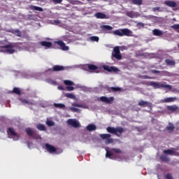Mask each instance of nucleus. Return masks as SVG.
Wrapping results in <instances>:
<instances>
[{
    "label": "nucleus",
    "instance_id": "nucleus-10",
    "mask_svg": "<svg viewBox=\"0 0 179 179\" xmlns=\"http://www.w3.org/2000/svg\"><path fill=\"white\" fill-rule=\"evenodd\" d=\"M103 69H104V71H107V72H118V69H117V67L115 66H107V65H103L102 66Z\"/></svg>",
    "mask_w": 179,
    "mask_h": 179
},
{
    "label": "nucleus",
    "instance_id": "nucleus-60",
    "mask_svg": "<svg viewBox=\"0 0 179 179\" xmlns=\"http://www.w3.org/2000/svg\"><path fill=\"white\" fill-rule=\"evenodd\" d=\"M178 48H179V44L178 45Z\"/></svg>",
    "mask_w": 179,
    "mask_h": 179
},
{
    "label": "nucleus",
    "instance_id": "nucleus-7",
    "mask_svg": "<svg viewBox=\"0 0 179 179\" xmlns=\"http://www.w3.org/2000/svg\"><path fill=\"white\" fill-rule=\"evenodd\" d=\"M99 100L102 103H106V104H111V103L114 101V96H110L109 98H107V96H101Z\"/></svg>",
    "mask_w": 179,
    "mask_h": 179
},
{
    "label": "nucleus",
    "instance_id": "nucleus-1",
    "mask_svg": "<svg viewBox=\"0 0 179 179\" xmlns=\"http://www.w3.org/2000/svg\"><path fill=\"white\" fill-rule=\"evenodd\" d=\"M107 132L109 134H113V135H115L116 136H121V134L124 132V128L121 127H108L106 128Z\"/></svg>",
    "mask_w": 179,
    "mask_h": 179
},
{
    "label": "nucleus",
    "instance_id": "nucleus-32",
    "mask_svg": "<svg viewBox=\"0 0 179 179\" xmlns=\"http://www.w3.org/2000/svg\"><path fill=\"white\" fill-rule=\"evenodd\" d=\"M26 134L28 135V136H31L34 132V131L31 130V128H27L25 129Z\"/></svg>",
    "mask_w": 179,
    "mask_h": 179
},
{
    "label": "nucleus",
    "instance_id": "nucleus-39",
    "mask_svg": "<svg viewBox=\"0 0 179 179\" xmlns=\"http://www.w3.org/2000/svg\"><path fill=\"white\" fill-rule=\"evenodd\" d=\"M65 96L67 97V99H72L73 100L76 99V96L73 95V94H71V93H66L65 94Z\"/></svg>",
    "mask_w": 179,
    "mask_h": 179
},
{
    "label": "nucleus",
    "instance_id": "nucleus-19",
    "mask_svg": "<svg viewBox=\"0 0 179 179\" xmlns=\"http://www.w3.org/2000/svg\"><path fill=\"white\" fill-rule=\"evenodd\" d=\"M164 155H173V156H179L178 152H174L173 150H164Z\"/></svg>",
    "mask_w": 179,
    "mask_h": 179
},
{
    "label": "nucleus",
    "instance_id": "nucleus-13",
    "mask_svg": "<svg viewBox=\"0 0 179 179\" xmlns=\"http://www.w3.org/2000/svg\"><path fill=\"white\" fill-rule=\"evenodd\" d=\"M164 5H166V6H169V8H176L177 7V3L174 1L171 0H166L164 1Z\"/></svg>",
    "mask_w": 179,
    "mask_h": 179
},
{
    "label": "nucleus",
    "instance_id": "nucleus-23",
    "mask_svg": "<svg viewBox=\"0 0 179 179\" xmlns=\"http://www.w3.org/2000/svg\"><path fill=\"white\" fill-rule=\"evenodd\" d=\"M166 108L167 110H169V111H172L173 113H174V111H177V110H178V106H177L176 105L168 106Z\"/></svg>",
    "mask_w": 179,
    "mask_h": 179
},
{
    "label": "nucleus",
    "instance_id": "nucleus-27",
    "mask_svg": "<svg viewBox=\"0 0 179 179\" xmlns=\"http://www.w3.org/2000/svg\"><path fill=\"white\" fill-rule=\"evenodd\" d=\"M115 36H119V37H122V29H116L113 31Z\"/></svg>",
    "mask_w": 179,
    "mask_h": 179
},
{
    "label": "nucleus",
    "instance_id": "nucleus-47",
    "mask_svg": "<svg viewBox=\"0 0 179 179\" xmlns=\"http://www.w3.org/2000/svg\"><path fill=\"white\" fill-rule=\"evenodd\" d=\"M70 110L71 111H73V113H78V111H79V109H78L76 108H73V107L70 108Z\"/></svg>",
    "mask_w": 179,
    "mask_h": 179
},
{
    "label": "nucleus",
    "instance_id": "nucleus-43",
    "mask_svg": "<svg viewBox=\"0 0 179 179\" xmlns=\"http://www.w3.org/2000/svg\"><path fill=\"white\" fill-rule=\"evenodd\" d=\"M127 15L129 17H131V18H134L135 17V13H134L133 11H129L127 13Z\"/></svg>",
    "mask_w": 179,
    "mask_h": 179
},
{
    "label": "nucleus",
    "instance_id": "nucleus-55",
    "mask_svg": "<svg viewBox=\"0 0 179 179\" xmlns=\"http://www.w3.org/2000/svg\"><path fill=\"white\" fill-rule=\"evenodd\" d=\"M57 89H58L59 90H64V87H62V86H58V87H57Z\"/></svg>",
    "mask_w": 179,
    "mask_h": 179
},
{
    "label": "nucleus",
    "instance_id": "nucleus-9",
    "mask_svg": "<svg viewBox=\"0 0 179 179\" xmlns=\"http://www.w3.org/2000/svg\"><path fill=\"white\" fill-rule=\"evenodd\" d=\"M100 29L101 31H103V33H111V30H113V27L110 25H101Z\"/></svg>",
    "mask_w": 179,
    "mask_h": 179
},
{
    "label": "nucleus",
    "instance_id": "nucleus-4",
    "mask_svg": "<svg viewBox=\"0 0 179 179\" xmlns=\"http://www.w3.org/2000/svg\"><path fill=\"white\" fill-rule=\"evenodd\" d=\"M15 47H16V43H10L3 45V52H7V54H14Z\"/></svg>",
    "mask_w": 179,
    "mask_h": 179
},
{
    "label": "nucleus",
    "instance_id": "nucleus-22",
    "mask_svg": "<svg viewBox=\"0 0 179 179\" xmlns=\"http://www.w3.org/2000/svg\"><path fill=\"white\" fill-rule=\"evenodd\" d=\"M109 93H111V92H120L121 88L120 87H108L106 89Z\"/></svg>",
    "mask_w": 179,
    "mask_h": 179
},
{
    "label": "nucleus",
    "instance_id": "nucleus-51",
    "mask_svg": "<svg viewBox=\"0 0 179 179\" xmlns=\"http://www.w3.org/2000/svg\"><path fill=\"white\" fill-rule=\"evenodd\" d=\"M137 26H140L141 27H145V24L143 22H138Z\"/></svg>",
    "mask_w": 179,
    "mask_h": 179
},
{
    "label": "nucleus",
    "instance_id": "nucleus-49",
    "mask_svg": "<svg viewBox=\"0 0 179 179\" xmlns=\"http://www.w3.org/2000/svg\"><path fill=\"white\" fill-rule=\"evenodd\" d=\"M72 106H73V107H82V105H81V104L76 103H73Z\"/></svg>",
    "mask_w": 179,
    "mask_h": 179
},
{
    "label": "nucleus",
    "instance_id": "nucleus-37",
    "mask_svg": "<svg viewBox=\"0 0 179 179\" xmlns=\"http://www.w3.org/2000/svg\"><path fill=\"white\" fill-rule=\"evenodd\" d=\"M160 159L162 160V162H170V158L166 155L161 156Z\"/></svg>",
    "mask_w": 179,
    "mask_h": 179
},
{
    "label": "nucleus",
    "instance_id": "nucleus-29",
    "mask_svg": "<svg viewBox=\"0 0 179 179\" xmlns=\"http://www.w3.org/2000/svg\"><path fill=\"white\" fill-rule=\"evenodd\" d=\"M176 97H169L164 99V103H172L173 101H176Z\"/></svg>",
    "mask_w": 179,
    "mask_h": 179
},
{
    "label": "nucleus",
    "instance_id": "nucleus-28",
    "mask_svg": "<svg viewBox=\"0 0 179 179\" xmlns=\"http://www.w3.org/2000/svg\"><path fill=\"white\" fill-rule=\"evenodd\" d=\"M36 128L38 131H46L45 126L43 124H36Z\"/></svg>",
    "mask_w": 179,
    "mask_h": 179
},
{
    "label": "nucleus",
    "instance_id": "nucleus-3",
    "mask_svg": "<svg viewBox=\"0 0 179 179\" xmlns=\"http://www.w3.org/2000/svg\"><path fill=\"white\" fill-rule=\"evenodd\" d=\"M101 138L105 141L106 145H110V143H114V138H111V134H99Z\"/></svg>",
    "mask_w": 179,
    "mask_h": 179
},
{
    "label": "nucleus",
    "instance_id": "nucleus-48",
    "mask_svg": "<svg viewBox=\"0 0 179 179\" xmlns=\"http://www.w3.org/2000/svg\"><path fill=\"white\" fill-rule=\"evenodd\" d=\"M165 178L166 179H173V176H171V174L170 173H167L166 176H165Z\"/></svg>",
    "mask_w": 179,
    "mask_h": 179
},
{
    "label": "nucleus",
    "instance_id": "nucleus-18",
    "mask_svg": "<svg viewBox=\"0 0 179 179\" xmlns=\"http://www.w3.org/2000/svg\"><path fill=\"white\" fill-rule=\"evenodd\" d=\"M40 44L42 47H45V48H50L52 45V43L48 41H41Z\"/></svg>",
    "mask_w": 179,
    "mask_h": 179
},
{
    "label": "nucleus",
    "instance_id": "nucleus-57",
    "mask_svg": "<svg viewBox=\"0 0 179 179\" xmlns=\"http://www.w3.org/2000/svg\"><path fill=\"white\" fill-rule=\"evenodd\" d=\"M22 103H25L26 104H29V101L27 100H22Z\"/></svg>",
    "mask_w": 179,
    "mask_h": 179
},
{
    "label": "nucleus",
    "instance_id": "nucleus-24",
    "mask_svg": "<svg viewBox=\"0 0 179 179\" xmlns=\"http://www.w3.org/2000/svg\"><path fill=\"white\" fill-rule=\"evenodd\" d=\"M29 8L31 10H38V12H43V10H44L43 9V8L41 7H38V6H29Z\"/></svg>",
    "mask_w": 179,
    "mask_h": 179
},
{
    "label": "nucleus",
    "instance_id": "nucleus-34",
    "mask_svg": "<svg viewBox=\"0 0 179 179\" xmlns=\"http://www.w3.org/2000/svg\"><path fill=\"white\" fill-rule=\"evenodd\" d=\"M64 83L66 86H73L75 85V83L73 82H72L71 80H65L64 81Z\"/></svg>",
    "mask_w": 179,
    "mask_h": 179
},
{
    "label": "nucleus",
    "instance_id": "nucleus-59",
    "mask_svg": "<svg viewBox=\"0 0 179 179\" xmlns=\"http://www.w3.org/2000/svg\"><path fill=\"white\" fill-rule=\"evenodd\" d=\"M55 22H56L57 23H58V21H55Z\"/></svg>",
    "mask_w": 179,
    "mask_h": 179
},
{
    "label": "nucleus",
    "instance_id": "nucleus-61",
    "mask_svg": "<svg viewBox=\"0 0 179 179\" xmlns=\"http://www.w3.org/2000/svg\"><path fill=\"white\" fill-rule=\"evenodd\" d=\"M87 1H92V0H87Z\"/></svg>",
    "mask_w": 179,
    "mask_h": 179
},
{
    "label": "nucleus",
    "instance_id": "nucleus-54",
    "mask_svg": "<svg viewBox=\"0 0 179 179\" xmlns=\"http://www.w3.org/2000/svg\"><path fill=\"white\" fill-rule=\"evenodd\" d=\"M124 50H127V47H125V46L120 47V50L121 51H124Z\"/></svg>",
    "mask_w": 179,
    "mask_h": 179
},
{
    "label": "nucleus",
    "instance_id": "nucleus-20",
    "mask_svg": "<svg viewBox=\"0 0 179 179\" xmlns=\"http://www.w3.org/2000/svg\"><path fill=\"white\" fill-rule=\"evenodd\" d=\"M165 62L168 66H176V61L170 59H165Z\"/></svg>",
    "mask_w": 179,
    "mask_h": 179
},
{
    "label": "nucleus",
    "instance_id": "nucleus-41",
    "mask_svg": "<svg viewBox=\"0 0 179 179\" xmlns=\"http://www.w3.org/2000/svg\"><path fill=\"white\" fill-rule=\"evenodd\" d=\"M46 124L48 127H54L55 123L52 120H48L46 122Z\"/></svg>",
    "mask_w": 179,
    "mask_h": 179
},
{
    "label": "nucleus",
    "instance_id": "nucleus-12",
    "mask_svg": "<svg viewBox=\"0 0 179 179\" xmlns=\"http://www.w3.org/2000/svg\"><path fill=\"white\" fill-rule=\"evenodd\" d=\"M66 68L64 66L55 65L50 71L52 72H61L62 71H65Z\"/></svg>",
    "mask_w": 179,
    "mask_h": 179
},
{
    "label": "nucleus",
    "instance_id": "nucleus-25",
    "mask_svg": "<svg viewBox=\"0 0 179 179\" xmlns=\"http://www.w3.org/2000/svg\"><path fill=\"white\" fill-rule=\"evenodd\" d=\"M87 66L90 71H97L99 69V67L94 64H87Z\"/></svg>",
    "mask_w": 179,
    "mask_h": 179
},
{
    "label": "nucleus",
    "instance_id": "nucleus-44",
    "mask_svg": "<svg viewBox=\"0 0 179 179\" xmlns=\"http://www.w3.org/2000/svg\"><path fill=\"white\" fill-rule=\"evenodd\" d=\"M111 150L115 153H122V150H121L120 148H112Z\"/></svg>",
    "mask_w": 179,
    "mask_h": 179
},
{
    "label": "nucleus",
    "instance_id": "nucleus-14",
    "mask_svg": "<svg viewBox=\"0 0 179 179\" xmlns=\"http://www.w3.org/2000/svg\"><path fill=\"white\" fill-rule=\"evenodd\" d=\"M45 148L46 150H48L49 153H55V152H57V148H55V147L48 143L45 144Z\"/></svg>",
    "mask_w": 179,
    "mask_h": 179
},
{
    "label": "nucleus",
    "instance_id": "nucleus-31",
    "mask_svg": "<svg viewBox=\"0 0 179 179\" xmlns=\"http://www.w3.org/2000/svg\"><path fill=\"white\" fill-rule=\"evenodd\" d=\"M13 34H15L17 37H22V32H20V30L15 29L12 31Z\"/></svg>",
    "mask_w": 179,
    "mask_h": 179
},
{
    "label": "nucleus",
    "instance_id": "nucleus-52",
    "mask_svg": "<svg viewBox=\"0 0 179 179\" xmlns=\"http://www.w3.org/2000/svg\"><path fill=\"white\" fill-rule=\"evenodd\" d=\"M153 11L154 12H156V10H160V7H155L152 8Z\"/></svg>",
    "mask_w": 179,
    "mask_h": 179
},
{
    "label": "nucleus",
    "instance_id": "nucleus-42",
    "mask_svg": "<svg viewBox=\"0 0 179 179\" xmlns=\"http://www.w3.org/2000/svg\"><path fill=\"white\" fill-rule=\"evenodd\" d=\"M114 156V154L111 151H106V157H109V159H111V157Z\"/></svg>",
    "mask_w": 179,
    "mask_h": 179
},
{
    "label": "nucleus",
    "instance_id": "nucleus-35",
    "mask_svg": "<svg viewBox=\"0 0 179 179\" xmlns=\"http://www.w3.org/2000/svg\"><path fill=\"white\" fill-rule=\"evenodd\" d=\"M13 93H14L15 94H17L18 96H20L21 94L20 89L17 87H14L13 90Z\"/></svg>",
    "mask_w": 179,
    "mask_h": 179
},
{
    "label": "nucleus",
    "instance_id": "nucleus-56",
    "mask_svg": "<svg viewBox=\"0 0 179 179\" xmlns=\"http://www.w3.org/2000/svg\"><path fill=\"white\" fill-rule=\"evenodd\" d=\"M0 52H3V45L0 46Z\"/></svg>",
    "mask_w": 179,
    "mask_h": 179
},
{
    "label": "nucleus",
    "instance_id": "nucleus-26",
    "mask_svg": "<svg viewBox=\"0 0 179 179\" xmlns=\"http://www.w3.org/2000/svg\"><path fill=\"white\" fill-rule=\"evenodd\" d=\"M152 34L154 36H163V31L159 29H154L152 31Z\"/></svg>",
    "mask_w": 179,
    "mask_h": 179
},
{
    "label": "nucleus",
    "instance_id": "nucleus-38",
    "mask_svg": "<svg viewBox=\"0 0 179 179\" xmlns=\"http://www.w3.org/2000/svg\"><path fill=\"white\" fill-rule=\"evenodd\" d=\"M31 137L33 138V139H39L40 135L37 134V131H34Z\"/></svg>",
    "mask_w": 179,
    "mask_h": 179
},
{
    "label": "nucleus",
    "instance_id": "nucleus-15",
    "mask_svg": "<svg viewBox=\"0 0 179 179\" xmlns=\"http://www.w3.org/2000/svg\"><path fill=\"white\" fill-rule=\"evenodd\" d=\"M122 36H127V37H131V36H132L133 34L132 31L129 30L127 28L122 29Z\"/></svg>",
    "mask_w": 179,
    "mask_h": 179
},
{
    "label": "nucleus",
    "instance_id": "nucleus-30",
    "mask_svg": "<svg viewBox=\"0 0 179 179\" xmlns=\"http://www.w3.org/2000/svg\"><path fill=\"white\" fill-rule=\"evenodd\" d=\"M54 107H55L56 108H62L63 110L66 108V106L64 103H54Z\"/></svg>",
    "mask_w": 179,
    "mask_h": 179
},
{
    "label": "nucleus",
    "instance_id": "nucleus-17",
    "mask_svg": "<svg viewBox=\"0 0 179 179\" xmlns=\"http://www.w3.org/2000/svg\"><path fill=\"white\" fill-rule=\"evenodd\" d=\"M138 106H140L141 107H149V106H152V103H149L148 101H145L143 100H141L138 102Z\"/></svg>",
    "mask_w": 179,
    "mask_h": 179
},
{
    "label": "nucleus",
    "instance_id": "nucleus-6",
    "mask_svg": "<svg viewBox=\"0 0 179 179\" xmlns=\"http://www.w3.org/2000/svg\"><path fill=\"white\" fill-rule=\"evenodd\" d=\"M112 57L116 59H122V55H121V52L120 51V47L115 46L113 48V52H112Z\"/></svg>",
    "mask_w": 179,
    "mask_h": 179
},
{
    "label": "nucleus",
    "instance_id": "nucleus-11",
    "mask_svg": "<svg viewBox=\"0 0 179 179\" xmlns=\"http://www.w3.org/2000/svg\"><path fill=\"white\" fill-rule=\"evenodd\" d=\"M55 43V44H57V45H59L63 51H68L69 50V47L66 46L65 43L62 41H57Z\"/></svg>",
    "mask_w": 179,
    "mask_h": 179
},
{
    "label": "nucleus",
    "instance_id": "nucleus-46",
    "mask_svg": "<svg viewBox=\"0 0 179 179\" xmlns=\"http://www.w3.org/2000/svg\"><path fill=\"white\" fill-rule=\"evenodd\" d=\"M172 29L175 30H179V24H175L172 26Z\"/></svg>",
    "mask_w": 179,
    "mask_h": 179
},
{
    "label": "nucleus",
    "instance_id": "nucleus-33",
    "mask_svg": "<svg viewBox=\"0 0 179 179\" xmlns=\"http://www.w3.org/2000/svg\"><path fill=\"white\" fill-rule=\"evenodd\" d=\"M131 2L134 5H138L141 6L142 3H143V0H131Z\"/></svg>",
    "mask_w": 179,
    "mask_h": 179
},
{
    "label": "nucleus",
    "instance_id": "nucleus-5",
    "mask_svg": "<svg viewBox=\"0 0 179 179\" xmlns=\"http://www.w3.org/2000/svg\"><path fill=\"white\" fill-rule=\"evenodd\" d=\"M150 86H152L153 88L155 89H162V88H165V89H171V85H164V84H159L158 83H155V82H151L150 83Z\"/></svg>",
    "mask_w": 179,
    "mask_h": 179
},
{
    "label": "nucleus",
    "instance_id": "nucleus-58",
    "mask_svg": "<svg viewBox=\"0 0 179 179\" xmlns=\"http://www.w3.org/2000/svg\"><path fill=\"white\" fill-rule=\"evenodd\" d=\"M143 79H150V78L148 76H144Z\"/></svg>",
    "mask_w": 179,
    "mask_h": 179
},
{
    "label": "nucleus",
    "instance_id": "nucleus-45",
    "mask_svg": "<svg viewBox=\"0 0 179 179\" xmlns=\"http://www.w3.org/2000/svg\"><path fill=\"white\" fill-rule=\"evenodd\" d=\"M66 89V90H68V92H72V90H75V87H73V86H67Z\"/></svg>",
    "mask_w": 179,
    "mask_h": 179
},
{
    "label": "nucleus",
    "instance_id": "nucleus-50",
    "mask_svg": "<svg viewBox=\"0 0 179 179\" xmlns=\"http://www.w3.org/2000/svg\"><path fill=\"white\" fill-rule=\"evenodd\" d=\"M152 73H160V71L159 70H151Z\"/></svg>",
    "mask_w": 179,
    "mask_h": 179
},
{
    "label": "nucleus",
    "instance_id": "nucleus-8",
    "mask_svg": "<svg viewBox=\"0 0 179 179\" xmlns=\"http://www.w3.org/2000/svg\"><path fill=\"white\" fill-rule=\"evenodd\" d=\"M68 125H71L73 127V128H79L80 127V124L78 120H73V119H69L67 120Z\"/></svg>",
    "mask_w": 179,
    "mask_h": 179
},
{
    "label": "nucleus",
    "instance_id": "nucleus-53",
    "mask_svg": "<svg viewBox=\"0 0 179 179\" xmlns=\"http://www.w3.org/2000/svg\"><path fill=\"white\" fill-rule=\"evenodd\" d=\"M55 3H61L62 2V0H53Z\"/></svg>",
    "mask_w": 179,
    "mask_h": 179
},
{
    "label": "nucleus",
    "instance_id": "nucleus-36",
    "mask_svg": "<svg viewBox=\"0 0 179 179\" xmlns=\"http://www.w3.org/2000/svg\"><path fill=\"white\" fill-rule=\"evenodd\" d=\"M167 131H174L176 129V127H174V124L173 123H169V126L166 127Z\"/></svg>",
    "mask_w": 179,
    "mask_h": 179
},
{
    "label": "nucleus",
    "instance_id": "nucleus-2",
    "mask_svg": "<svg viewBox=\"0 0 179 179\" xmlns=\"http://www.w3.org/2000/svg\"><path fill=\"white\" fill-rule=\"evenodd\" d=\"M7 135L10 139L13 141H19V134H16L15 129L9 127L7 130Z\"/></svg>",
    "mask_w": 179,
    "mask_h": 179
},
{
    "label": "nucleus",
    "instance_id": "nucleus-16",
    "mask_svg": "<svg viewBox=\"0 0 179 179\" xmlns=\"http://www.w3.org/2000/svg\"><path fill=\"white\" fill-rule=\"evenodd\" d=\"M94 17H96V19H107V15L100 12L95 13Z\"/></svg>",
    "mask_w": 179,
    "mask_h": 179
},
{
    "label": "nucleus",
    "instance_id": "nucleus-40",
    "mask_svg": "<svg viewBox=\"0 0 179 179\" xmlns=\"http://www.w3.org/2000/svg\"><path fill=\"white\" fill-rule=\"evenodd\" d=\"M90 40H91V41H96V43H99V40H100V38L99 36H91L90 37Z\"/></svg>",
    "mask_w": 179,
    "mask_h": 179
},
{
    "label": "nucleus",
    "instance_id": "nucleus-21",
    "mask_svg": "<svg viewBox=\"0 0 179 179\" xmlns=\"http://www.w3.org/2000/svg\"><path fill=\"white\" fill-rule=\"evenodd\" d=\"M87 130L89 131L90 132H92V131H96V129H97V127H96V125L93 124H90L87 126L86 127Z\"/></svg>",
    "mask_w": 179,
    "mask_h": 179
}]
</instances>
